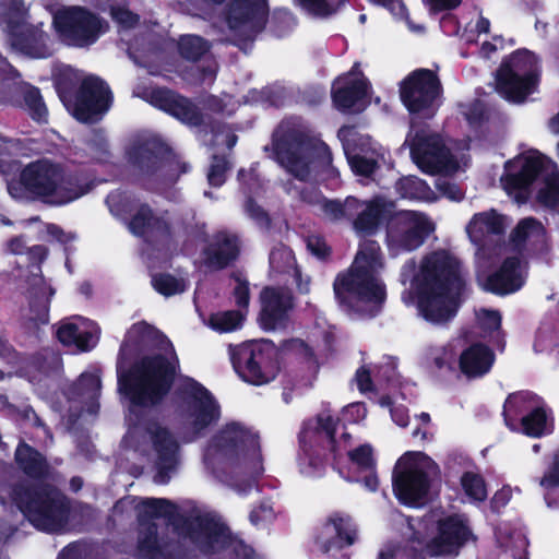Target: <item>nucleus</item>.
I'll return each mask as SVG.
<instances>
[{"instance_id": "nucleus-40", "label": "nucleus", "mask_w": 559, "mask_h": 559, "mask_svg": "<svg viewBox=\"0 0 559 559\" xmlns=\"http://www.w3.org/2000/svg\"><path fill=\"white\" fill-rule=\"evenodd\" d=\"M153 287L164 296H173L186 290L188 284L183 277H176L170 274L154 275Z\"/></svg>"}, {"instance_id": "nucleus-39", "label": "nucleus", "mask_w": 559, "mask_h": 559, "mask_svg": "<svg viewBox=\"0 0 559 559\" xmlns=\"http://www.w3.org/2000/svg\"><path fill=\"white\" fill-rule=\"evenodd\" d=\"M347 0H295L307 13L316 16H329L338 11Z\"/></svg>"}, {"instance_id": "nucleus-24", "label": "nucleus", "mask_w": 559, "mask_h": 559, "mask_svg": "<svg viewBox=\"0 0 559 559\" xmlns=\"http://www.w3.org/2000/svg\"><path fill=\"white\" fill-rule=\"evenodd\" d=\"M261 325L265 330L283 328L293 308L290 293L286 289L265 288L261 294Z\"/></svg>"}, {"instance_id": "nucleus-15", "label": "nucleus", "mask_w": 559, "mask_h": 559, "mask_svg": "<svg viewBox=\"0 0 559 559\" xmlns=\"http://www.w3.org/2000/svg\"><path fill=\"white\" fill-rule=\"evenodd\" d=\"M53 25L66 41L79 47L95 43L107 29L106 23L80 7L57 11L53 15Z\"/></svg>"}, {"instance_id": "nucleus-38", "label": "nucleus", "mask_w": 559, "mask_h": 559, "mask_svg": "<svg viewBox=\"0 0 559 559\" xmlns=\"http://www.w3.org/2000/svg\"><path fill=\"white\" fill-rule=\"evenodd\" d=\"M522 428L527 436L539 437L551 431V423L543 408H536L530 415L523 417Z\"/></svg>"}, {"instance_id": "nucleus-16", "label": "nucleus", "mask_w": 559, "mask_h": 559, "mask_svg": "<svg viewBox=\"0 0 559 559\" xmlns=\"http://www.w3.org/2000/svg\"><path fill=\"white\" fill-rule=\"evenodd\" d=\"M266 0H233L223 13V32L229 39H251L265 23Z\"/></svg>"}, {"instance_id": "nucleus-28", "label": "nucleus", "mask_w": 559, "mask_h": 559, "mask_svg": "<svg viewBox=\"0 0 559 559\" xmlns=\"http://www.w3.org/2000/svg\"><path fill=\"white\" fill-rule=\"evenodd\" d=\"M507 225L506 218L491 210L475 214L466 226V233L474 243L485 245L489 237L501 235Z\"/></svg>"}, {"instance_id": "nucleus-21", "label": "nucleus", "mask_w": 559, "mask_h": 559, "mask_svg": "<svg viewBox=\"0 0 559 559\" xmlns=\"http://www.w3.org/2000/svg\"><path fill=\"white\" fill-rule=\"evenodd\" d=\"M437 76L429 70H416L400 86L401 99L411 112L430 109L439 96Z\"/></svg>"}, {"instance_id": "nucleus-63", "label": "nucleus", "mask_w": 559, "mask_h": 559, "mask_svg": "<svg viewBox=\"0 0 559 559\" xmlns=\"http://www.w3.org/2000/svg\"><path fill=\"white\" fill-rule=\"evenodd\" d=\"M308 249L318 258H324L329 253L325 242L319 238H310L308 240Z\"/></svg>"}, {"instance_id": "nucleus-45", "label": "nucleus", "mask_w": 559, "mask_h": 559, "mask_svg": "<svg viewBox=\"0 0 559 559\" xmlns=\"http://www.w3.org/2000/svg\"><path fill=\"white\" fill-rule=\"evenodd\" d=\"M336 421L329 413L320 414L313 424H308L306 432L314 431L324 436L331 443H333V436L335 432Z\"/></svg>"}, {"instance_id": "nucleus-41", "label": "nucleus", "mask_w": 559, "mask_h": 559, "mask_svg": "<svg viewBox=\"0 0 559 559\" xmlns=\"http://www.w3.org/2000/svg\"><path fill=\"white\" fill-rule=\"evenodd\" d=\"M179 52L189 60H197L209 50V44L197 35H185L180 37Z\"/></svg>"}, {"instance_id": "nucleus-19", "label": "nucleus", "mask_w": 559, "mask_h": 559, "mask_svg": "<svg viewBox=\"0 0 559 559\" xmlns=\"http://www.w3.org/2000/svg\"><path fill=\"white\" fill-rule=\"evenodd\" d=\"M338 138L343 142L348 164L357 175L370 176L379 163L385 160L384 148L354 127L340 129Z\"/></svg>"}, {"instance_id": "nucleus-3", "label": "nucleus", "mask_w": 559, "mask_h": 559, "mask_svg": "<svg viewBox=\"0 0 559 559\" xmlns=\"http://www.w3.org/2000/svg\"><path fill=\"white\" fill-rule=\"evenodd\" d=\"M383 259L380 246L372 240L360 243L349 270L336 277L334 292L345 304H366L369 311L378 308L385 299V286L380 277Z\"/></svg>"}, {"instance_id": "nucleus-59", "label": "nucleus", "mask_w": 559, "mask_h": 559, "mask_svg": "<svg viewBox=\"0 0 559 559\" xmlns=\"http://www.w3.org/2000/svg\"><path fill=\"white\" fill-rule=\"evenodd\" d=\"M462 112L467 121L474 124L481 119L484 115V106L479 102H475L473 104L464 105Z\"/></svg>"}, {"instance_id": "nucleus-34", "label": "nucleus", "mask_w": 559, "mask_h": 559, "mask_svg": "<svg viewBox=\"0 0 559 559\" xmlns=\"http://www.w3.org/2000/svg\"><path fill=\"white\" fill-rule=\"evenodd\" d=\"M238 243L235 236L218 233L206 249V262L215 269L224 267L237 255Z\"/></svg>"}, {"instance_id": "nucleus-20", "label": "nucleus", "mask_w": 559, "mask_h": 559, "mask_svg": "<svg viewBox=\"0 0 559 559\" xmlns=\"http://www.w3.org/2000/svg\"><path fill=\"white\" fill-rule=\"evenodd\" d=\"M185 425L193 437L219 417V409L209 391L189 379L186 383V396L181 406Z\"/></svg>"}, {"instance_id": "nucleus-62", "label": "nucleus", "mask_w": 559, "mask_h": 559, "mask_svg": "<svg viewBox=\"0 0 559 559\" xmlns=\"http://www.w3.org/2000/svg\"><path fill=\"white\" fill-rule=\"evenodd\" d=\"M426 3L431 11L438 12L456 8L461 0H426Z\"/></svg>"}, {"instance_id": "nucleus-11", "label": "nucleus", "mask_w": 559, "mask_h": 559, "mask_svg": "<svg viewBox=\"0 0 559 559\" xmlns=\"http://www.w3.org/2000/svg\"><path fill=\"white\" fill-rule=\"evenodd\" d=\"M26 9L22 0H0V23L11 35V44L32 58H47L52 53L49 36L37 26L24 23Z\"/></svg>"}, {"instance_id": "nucleus-44", "label": "nucleus", "mask_w": 559, "mask_h": 559, "mask_svg": "<svg viewBox=\"0 0 559 559\" xmlns=\"http://www.w3.org/2000/svg\"><path fill=\"white\" fill-rule=\"evenodd\" d=\"M461 483L465 493L473 500L481 501L486 499L487 489L479 475L467 472L462 476Z\"/></svg>"}, {"instance_id": "nucleus-27", "label": "nucleus", "mask_w": 559, "mask_h": 559, "mask_svg": "<svg viewBox=\"0 0 559 559\" xmlns=\"http://www.w3.org/2000/svg\"><path fill=\"white\" fill-rule=\"evenodd\" d=\"M148 100L154 106L171 114L185 123L197 126L201 115L195 106L187 98L178 96L168 90H153Z\"/></svg>"}, {"instance_id": "nucleus-53", "label": "nucleus", "mask_w": 559, "mask_h": 559, "mask_svg": "<svg viewBox=\"0 0 559 559\" xmlns=\"http://www.w3.org/2000/svg\"><path fill=\"white\" fill-rule=\"evenodd\" d=\"M477 319L480 326L491 332L499 329L501 323V317L497 311L481 309L477 312Z\"/></svg>"}, {"instance_id": "nucleus-14", "label": "nucleus", "mask_w": 559, "mask_h": 559, "mask_svg": "<svg viewBox=\"0 0 559 559\" xmlns=\"http://www.w3.org/2000/svg\"><path fill=\"white\" fill-rule=\"evenodd\" d=\"M275 355L276 349L271 342H255L240 346L233 356V362L243 380L259 385L275 378Z\"/></svg>"}, {"instance_id": "nucleus-23", "label": "nucleus", "mask_w": 559, "mask_h": 559, "mask_svg": "<svg viewBox=\"0 0 559 559\" xmlns=\"http://www.w3.org/2000/svg\"><path fill=\"white\" fill-rule=\"evenodd\" d=\"M110 105L108 87L97 78H86L76 97L73 116L83 122L96 121Z\"/></svg>"}, {"instance_id": "nucleus-17", "label": "nucleus", "mask_w": 559, "mask_h": 559, "mask_svg": "<svg viewBox=\"0 0 559 559\" xmlns=\"http://www.w3.org/2000/svg\"><path fill=\"white\" fill-rule=\"evenodd\" d=\"M19 507L28 520L39 530L59 531L67 519L64 497L52 488L33 492L27 501L19 500Z\"/></svg>"}, {"instance_id": "nucleus-30", "label": "nucleus", "mask_w": 559, "mask_h": 559, "mask_svg": "<svg viewBox=\"0 0 559 559\" xmlns=\"http://www.w3.org/2000/svg\"><path fill=\"white\" fill-rule=\"evenodd\" d=\"M198 531L192 533V538L205 551H216L224 548L229 540L228 530L221 523L201 518L197 521Z\"/></svg>"}, {"instance_id": "nucleus-18", "label": "nucleus", "mask_w": 559, "mask_h": 559, "mask_svg": "<svg viewBox=\"0 0 559 559\" xmlns=\"http://www.w3.org/2000/svg\"><path fill=\"white\" fill-rule=\"evenodd\" d=\"M411 146V155L416 165L425 173H452L459 166L441 139L425 130L411 131L407 140Z\"/></svg>"}, {"instance_id": "nucleus-26", "label": "nucleus", "mask_w": 559, "mask_h": 559, "mask_svg": "<svg viewBox=\"0 0 559 559\" xmlns=\"http://www.w3.org/2000/svg\"><path fill=\"white\" fill-rule=\"evenodd\" d=\"M99 334L98 325L84 318L66 322L57 331V336L62 344L74 346L81 352L94 348L98 343Z\"/></svg>"}, {"instance_id": "nucleus-61", "label": "nucleus", "mask_w": 559, "mask_h": 559, "mask_svg": "<svg viewBox=\"0 0 559 559\" xmlns=\"http://www.w3.org/2000/svg\"><path fill=\"white\" fill-rule=\"evenodd\" d=\"M367 411L364 404L354 403L344 409L345 419L356 423L366 417Z\"/></svg>"}, {"instance_id": "nucleus-37", "label": "nucleus", "mask_w": 559, "mask_h": 559, "mask_svg": "<svg viewBox=\"0 0 559 559\" xmlns=\"http://www.w3.org/2000/svg\"><path fill=\"white\" fill-rule=\"evenodd\" d=\"M15 455L17 463L27 474L39 476L44 473L45 462L41 455L27 444H21Z\"/></svg>"}, {"instance_id": "nucleus-48", "label": "nucleus", "mask_w": 559, "mask_h": 559, "mask_svg": "<svg viewBox=\"0 0 559 559\" xmlns=\"http://www.w3.org/2000/svg\"><path fill=\"white\" fill-rule=\"evenodd\" d=\"M78 385L82 396L88 400H95L98 396L100 389L99 376L96 372L83 373Z\"/></svg>"}, {"instance_id": "nucleus-58", "label": "nucleus", "mask_w": 559, "mask_h": 559, "mask_svg": "<svg viewBox=\"0 0 559 559\" xmlns=\"http://www.w3.org/2000/svg\"><path fill=\"white\" fill-rule=\"evenodd\" d=\"M111 15L114 20L124 27H131L138 22V16L127 9H112Z\"/></svg>"}, {"instance_id": "nucleus-57", "label": "nucleus", "mask_w": 559, "mask_h": 559, "mask_svg": "<svg viewBox=\"0 0 559 559\" xmlns=\"http://www.w3.org/2000/svg\"><path fill=\"white\" fill-rule=\"evenodd\" d=\"M437 188L442 197L451 201H460L463 199V192L455 185L445 180H438Z\"/></svg>"}, {"instance_id": "nucleus-33", "label": "nucleus", "mask_w": 559, "mask_h": 559, "mask_svg": "<svg viewBox=\"0 0 559 559\" xmlns=\"http://www.w3.org/2000/svg\"><path fill=\"white\" fill-rule=\"evenodd\" d=\"M493 354L484 345L475 344L460 356V368L467 377L483 376L489 371Z\"/></svg>"}, {"instance_id": "nucleus-55", "label": "nucleus", "mask_w": 559, "mask_h": 559, "mask_svg": "<svg viewBox=\"0 0 559 559\" xmlns=\"http://www.w3.org/2000/svg\"><path fill=\"white\" fill-rule=\"evenodd\" d=\"M140 552L144 556H152L156 559L158 550L156 548V532L153 527H148L147 534L140 540Z\"/></svg>"}, {"instance_id": "nucleus-36", "label": "nucleus", "mask_w": 559, "mask_h": 559, "mask_svg": "<svg viewBox=\"0 0 559 559\" xmlns=\"http://www.w3.org/2000/svg\"><path fill=\"white\" fill-rule=\"evenodd\" d=\"M397 189L403 198L432 202L437 200L435 192L425 181L417 177H406L399 181Z\"/></svg>"}, {"instance_id": "nucleus-51", "label": "nucleus", "mask_w": 559, "mask_h": 559, "mask_svg": "<svg viewBox=\"0 0 559 559\" xmlns=\"http://www.w3.org/2000/svg\"><path fill=\"white\" fill-rule=\"evenodd\" d=\"M25 103L34 119L41 121L46 117V107L37 90H29L25 95Z\"/></svg>"}, {"instance_id": "nucleus-60", "label": "nucleus", "mask_w": 559, "mask_h": 559, "mask_svg": "<svg viewBox=\"0 0 559 559\" xmlns=\"http://www.w3.org/2000/svg\"><path fill=\"white\" fill-rule=\"evenodd\" d=\"M559 485V453L555 457L552 468L540 479V486L552 488Z\"/></svg>"}, {"instance_id": "nucleus-2", "label": "nucleus", "mask_w": 559, "mask_h": 559, "mask_svg": "<svg viewBox=\"0 0 559 559\" xmlns=\"http://www.w3.org/2000/svg\"><path fill=\"white\" fill-rule=\"evenodd\" d=\"M160 345L164 355L145 357L127 376L119 377V391L134 406H150L158 403L168 392L178 359L173 346L154 328L145 322L133 324L126 334L122 349L129 347Z\"/></svg>"}, {"instance_id": "nucleus-29", "label": "nucleus", "mask_w": 559, "mask_h": 559, "mask_svg": "<svg viewBox=\"0 0 559 559\" xmlns=\"http://www.w3.org/2000/svg\"><path fill=\"white\" fill-rule=\"evenodd\" d=\"M392 203L386 202L381 198H376L371 201L360 202L357 215L354 221V228L358 234L371 235L380 224V219L391 212Z\"/></svg>"}, {"instance_id": "nucleus-32", "label": "nucleus", "mask_w": 559, "mask_h": 559, "mask_svg": "<svg viewBox=\"0 0 559 559\" xmlns=\"http://www.w3.org/2000/svg\"><path fill=\"white\" fill-rule=\"evenodd\" d=\"M130 230L139 236H165L169 231L166 217L154 215L147 206H141L130 222Z\"/></svg>"}, {"instance_id": "nucleus-49", "label": "nucleus", "mask_w": 559, "mask_h": 559, "mask_svg": "<svg viewBox=\"0 0 559 559\" xmlns=\"http://www.w3.org/2000/svg\"><path fill=\"white\" fill-rule=\"evenodd\" d=\"M127 155L130 163L147 171L150 170L151 165L155 162V158L150 150L142 145H134L130 147L127 152Z\"/></svg>"}, {"instance_id": "nucleus-25", "label": "nucleus", "mask_w": 559, "mask_h": 559, "mask_svg": "<svg viewBox=\"0 0 559 559\" xmlns=\"http://www.w3.org/2000/svg\"><path fill=\"white\" fill-rule=\"evenodd\" d=\"M369 85L366 78L355 64L345 75L340 76L333 84L332 97L340 109H349L368 95Z\"/></svg>"}, {"instance_id": "nucleus-31", "label": "nucleus", "mask_w": 559, "mask_h": 559, "mask_svg": "<svg viewBox=\"0 0 559 559\" xmlns=\"http://www.w3.org/2000/svg\"><path fill=\"white\" fill-rule=\"evenodd\" d=\"M356 531L346 515L335 513L331 515L322 528L320 539L326 548L352 545L355 540Z\"/></svg>"}, {"instance_id": "nucleus-47", "label": "nucleus", "mask_w": 559, "mask_h": 559, "mask_svg": "<svg viewBox=\"0 0 559 559\" xmlns=\"http://www.w3.org/2000/svg\"><path fill=\"white\" fill-rule=\"evenodd\" d=\"M349 460L358 468L364 471H371L374 466V459L372 455V448L369 444H362L348 452Z\"/></svg>"}, {"instance_id": "nucleus-64", "label": "nucleus", "mask_w": 559, "mask_h": 559, "mask_svg": "<svg viewBox=\"0 0 559 559\" xmlns=\"http://www.w3.org/2000/svg\"><path fill=\"white\" fill-rule=\"evenodd\" d=\"M356 381L361 392L371 390L370 372L366 368H360L356 373Z\"/></svg>"}, {"instance_id": "nucleus-22", "label": "nucleus", "mask_w": 559, "mask_h": 559, "mask_svg": "<svg viewBox=\"0 0 559 559\" xmlns=\"http://www.w3.org/2000/svg\"><path fill=\"white\" fill-rule=\"evenodd\" d=\"M486 259L487 251L483 247L477 253V281L485 290L506 295L518 290L523 285V270L516 258L507 259L500 270L492 275L486 274Z\"/></svg>"}, {"instance_id": "nucleus-42", "label": "nucleus", "mask_w": 559, "mask_h": 559, "mask_svg": "<svg viewBox=\"0 0 559 559\" xmlns=\"http://www.w3.org/2000/svg\"><path fill=\"white\" fill-rule=\"evenodd\" d=\"M544 236V228L540 223L534 218L522 219L512 234V239L516 243L525 240H539Z\"/></svg>"}, {"instance_id": "nucleus-4", "label": "nucleus", "mask_w": 559, "mask_h": 559, "mask_svg": "<svg viewBox=\"0 0 559 559\" xmlns=\"http://www.w3.org/2000/svg\"><path fill=\"white\" fill-rule=\"evenodd\" d=\"M538 174L544 178L538 199L544 204L554 206L559 202V170L537 151H526L507 162L501 185L508 194L513 195L518 202H523L527 198V188Z\"/></svg>"}, {"instance_id": "nucleus-35", "label": "nucleus", "mask_w": 559, "mask_h": 559, "mask_svg": "<svg viewBox=\"0 0 559 559\" xmlns=\"http://www.w3.org/2000/svg\"><path fill=\"white\" fill-rule=\"evenodd\" d=\"M309 202L318 203L325 217L331 221L349 218L354 216V212H357L359 206V201L355 198H347L344 203H341L326 200L319 194H316L313 199H309Z\"/></svg>"}, {"instance_id": "nucleus-46", "label": "nucleus", "mask_w": 559, "mask_h": 559, "mask_svg": "<svg viewBox=\"0 0 559 559\" xmlns=\"http://www.w3.org/2000/svg\"><path fill=\"white\" fill-rule=\"evenodd\" d=\"M295 25L296 20L289 11L285 9L274 11L272 17V28L276 36L283 37L287 35L295 27Z\"/></svg>"}, {"instance_id": "nucleus-7", "label": "nucleus", "mask_w": 559, "mask_h": 559, "mask_svg": "<svg viewBox=\"0 0 559 559\" xmlns=\"http://www.w3.org/2000/svg\"><path fill=\"white\" fill-rule=\"evenodd\" d=\"M414 530L412 536L413 550L425 548L428 554L436 557L455 556L460 548L467 543L473 533L467 521L462 515H451L436 522L430 535L427 533V524L418 521L409 523Z\"/></svg>"}, {"instance_id": "nucleus-6", "label": "nucleus", "mask_w": 559, "mask_h": 559, "mask_svg": "<svg viewBox=\"0 0 559 559\" xmlns=\"http://www.w3.org/2000/svg\"><path fill=\"white\" fill-rule=\"evenodd\" d=\"M210 455L226 467L249 474L262 469L258 436L240 424L233 423L221 431Z\"/></svg>"}, {"instance_id": "nucleus-13", "label": "nucleus", "mask_w": 559, "mask_h": 559, "mask_svg": "<svg viewBox=\"0 0 559 559\" xmlns=\"http://www.w3.org/2000/svg\"><path fill=\"white\" fill-rule=\"evenodd\" d=\"M124 442L128 447L143 452L152 448L163 469L173 467L177 461L178 442L167 428L157 421H139L128 430Z\"/></svg>"}, {"instance_id": "nucleus-50", "label": "nucleus", "mask_w": 559, "mask_h": 559, "mask_svg": "<svg viewBox=\"0 0 559 559\" xmlns=\"http://www.w3.org/2000/svg\"><path fill=\"white\" fill-rule=\"evenodd\" d=\"M142 506L150 516H164L173 512V506L165 499H145Z\"/></svg>"}, {"instance_id": "nucleus-8", "label": "nucleus", "mask_w": 559, "mask_h": 559, "mask_svg": "<svg viewBox=\"0 0 559 559\" xmlns=\"http://www.w3.org/2000/svg\"><path fill=\"white\" fill-rule=\"evenodd\" d=\"M437 474V464L425 453H405L395 466L393 489L396 498L409 506L423 503Z\"/></svg>"}, {"instance_id": "nucleus-1", "label": "nucleus", "mask_w": 559, "mask_h": 559, "mask_svg": "<svg viewBox=\"0 0 559 559\" xmlns=\"http://www.w3.org/2000/svg\"><path fill=\"white\" fill-rule=\"evenodd\" d=\"M401 282L409 283L425 320L442 324L455 316L464 282L460 262L450 251L429 252L418 265L406 262L401 271Z\"/></svg>"}, {"instance_id": "nucleus-43", "label": "nucleus", "mask_w": 559, "mask_h": 559, "mask_svg": "<svg viewBox=\"0 0 559 559\" xmlns=\"http://www.w3.org/2000/svg\"><path fill=\"white\" fill-rule=\"evenodd\" d=\"M245 319L242 311H225L213 314L210 319L211 326L218 332H231L241 326Z\"/></svg>"}, {"instance_id": "nucleus-9", "label": "nucleus", "mask_w": 559, "mask_h": 559, "mask_svg": "<svg viewBox=\"0 0 559 559\" xmlns=\"http://www.w3.org/2000/svg\"><path fill=\"white\" fill-rule=\"evenodd\" d=\"M539 73L537 57L530 50H518L502 62L497 73V91L510 102L522 103L536 91Z\"/></svg>"}, {"instance_id": "nucleus-56", "label": "nucleus", "mask_w": 559, "mask_h": 559, "mask_svg": "<svg viewBox=\"0 0 559 559\" xmlns=\"http://www.w3.org/2000/svg\"><path fill=\"white\" fill-rule=\"evenodd\" d=\"M282 262L287 266L293 264L292 251L285 247L277 248L270 254V263L274 269L281 270Z\"/></svg>"}, {"instance_id": "nucleus-10", "label": "nucleus", "mask_w": 559, "mask_h": 559, "mask_svg": "<svg viewBox=\"0 0 559 559\" xmlns=\"http://www.w3.org/2000/svg\"><path fill=\"white\" fill-rule=\"evenodd\" d=\"M276 158L282 167L300 180L309 177L317 165H329V147L301 133H292L276 143Z\"/></svg>"}, {"instance_id": "nucleus-52", "label": "nucleus", "mask_w": 559, "mask_h": 559, "mask_svg": "<svg viewBox=\"0 0 559 559\" xmlns=\"http://www.w3.org/2000/svg\"><path fill=\"white\" fill-rule=\"evenodd\" d=\"M227 170V163L223 158H215L211 165L207 174V179L211 186L219 187L225 181V173Z\"/></svg>"}, {"instance_id": "nucleus-12", "label": "nucleus", "mask_w": 559, "mask_h": 559, "mask_svg": "<svg viewBox=\"0 0 559 559\" xmlns=\"http://www.w3.org/2000/svg\"><path fill=\"white\" fill-rule=\"evenodd\" d=\"M433 230L435 224L424 213L400 212L388 225V249L393 255L414 251L424 245Z\"/></svg>"}, {"instance_id": "nucleus-54", "label": "nucleus", "mask_w": 559, "mask_h": 559, "mask_svg": "<svg viewBox=\"0 0 559 559\" xmlns=\"http://www.w3.org/2000/svg\"><path fill=\"white\" fill-rule=\"evenodd\" d=\"M235 287L234 295L236 298V304L239 307H247L249 305V287L248 282L242 278L240 275L234 276Z\"/></svg>"}, {"instance_id": "nucleus-5", "label": "nucleus", "mask_w": 559, "mask_h": 559, "mask_svg": "<svg viewBox=\"0 0 559 559\" xmlns=\"http://www.w3.org/2000/svg\"><path fill=\"white\" fill-rule=\"evenodd\" d=\"M21 181L33 194L53 205L72 202L86 194L91 186L76 176L66 175L63 170L48 160L27 165Z\"/></svg>"}]
</instances>
